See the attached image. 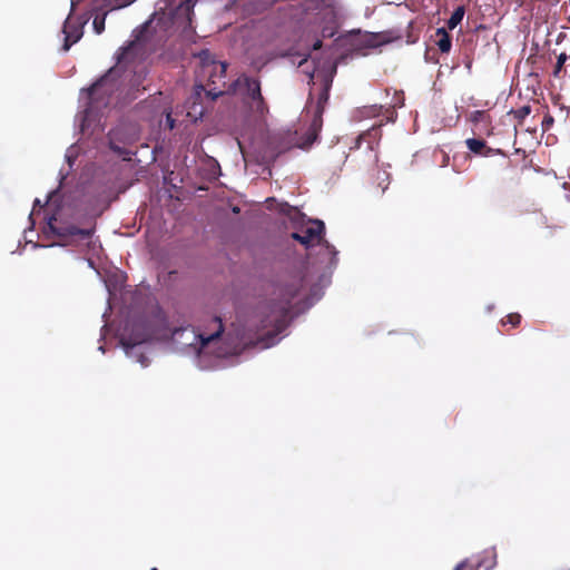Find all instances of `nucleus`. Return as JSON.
<instances>
[{"label": "nucleus", "instance_id": "obj_18", "mask_svg": "<svg viewBox=\"0 0 570 570\" xmlns=\"http://www.w3.org/2000/svg\"><path fill=\"white\" fill-rule=\"evenodd\" d=\"M96 16L92 21L94 30L97 35H100L105 30V21L109 11L107 10H95Z\"/></svg>", "mask_w": 570, "mask_h": 570}, {"label": "nucleus", "instance_id": "obj_7", "mask_svg": "<svg viewBox=\"0 0 570 570\" xmlns=\"http://www.w3.org/2000/svg\"><path fill=\"white\" fill-rule=\"evenodd\" d=\"M235 87L243 95L246 104L255 112L263 116L268 111L267 104L262 96L261 82L257 78L243 75L235 81Z\"/></svg>", "mask_w": 570, "mask_h": 570}, {"label": "nucleus", "instance_id": "obj_15", "mask_svg": "<svg viewBox=\"0 0 570 570\" xmlns=\"http://www.w3.org/2000/svg\"><path fill=\"white\" fill-rule=\"evenodd\" d=\"M136 0H95L94 10L114 11L126 8L134 3Z\"/></svg>", "mask_w": 570, "mask_h": 570}, {"label": "nucleus", "instance_id": "obj_8", "mask_svg": "<svg viewBox=\"0 0 570 570\" xmlns=\"http://www.w3.org/2000/svg\"><path fill=\"white\" fill-rule=\"evenodd\" d=\"M200 60V67L198 76L207 78L208 85H216L217 82H224L226 75V63L217 62L209 50L205 49L198 53Z\"/></svg>", "mask_w": 570, "mask_h": 570}, {"label": "nucleus", "instance_id": "obj_6", "mask_svg": "<svg viewBox=\"0 0 570 570\" xmlns=\"http://www.w3.org/2000/svg\"><path fill=\"white\" fill-rule=\"evenodd\" d=\"M47 230L57 236L65 245L78 240L89 242L92 235V229L79 228L63 222L57 215H52L48 218Z\"/></svg>", "mask_w": 570, "mask_h": 570}, {"label": "nucleus", "instance_id": "obj_26", "mask_svg": "<svg viewBox=\"0 0 570 570\" xmlns=\"http://www.w3.org/2000/svg\"><path fill=\"white\" fill-rule=\"evenodd\" d=\"M322 46H323L322 40L317 39V40L313 43L312 49H313V50H320V49L322 48Z\"/></svg>", "mask_w": 570, "mask_h": 570}, {"label": "nucleus", "instance_id": "obj_9", "mask_svg": "<svg viewBox=\"0 0 570 570\" xmlns=\"http://www.w3.org/2000/svg\"><path fill=\"white\" fill-rule=\"evenodd\" d=\"M382 138V130L380 126H373L368 130L362 132L354 142L351 149H361L362 145H366L368 158L371 164L376 165L379 163L377 148Z\"/></svg>", "mask_w": 570, "mask_h": 570}, {"label": "nucleus", "instance_id": "obj_31", "mask_svg": "<svg viewBox=\"0 0 570 570\" xmlns=\"http://www.w3.org/2000/svg\"><path fill=\"white\" fill-rule=\"evenodd\" d=\"M463 567V564H459L454 570H461V568Z\"/></svg>", "mask_w": 570, "mask_h": 570}, {"label": "nucleus", "instance_id": "obj_10", "mask_svg": "<svg viewBox=\"0 0 570 570\" xmlns=\"http://www.w3.org/2000/svg\"><path fill=\"white\" fill-rule=\"evenodd\" d=\"M77 6H78V1L71 0L70 13L63 23L62 32L65 35V39H63V45H62V51H65V52H67L71 48L72 45L78 42L83 35L82 29H83V24L86 23V21L79 22V23L71 21V16L73 14Z\"/></svg>", "mask_w": 570, "mask_h": 570}, {"label": "nucleus", "instance_id": "obj_25", "mask_svg": "<svg viewBox=\"0 0 570 570\" xmlns=\"http://www.w3.org/2000/svg\"><path fill=\"white\" fill-rule=\"evenodd\" d=\"M322 36L325 38V37H333L334 36V31L327 29V28H324L322 30Z\"/></svg>", "mask_w": 570, "mask_h": 570}, {"label": "nucleus", "instance_id": "obj_30", "mask_svg": "<svg viewBox=\"0 0 570 570\" xmlns=\"http://www.w3.org/2000/svg\"><path fill=\"white\" fill-rule=\"evenodd\" d=\"M168 124H170V128L174 127V124H173V120L170 119V117L168 116Z\"/></svg>", "mask_w": 570, "mask_h": 570}, {"label": "nucleus", "instance_id": "obj_14", "mask_svg": "<svg viewBox=\"0 0 570 570\" xmlns=\"http://www.w3.org/2000/svg\"><path fill=\"white\" fill-rule=\"evenodd\" d=\"M433 41L442 53H449L452 48V37L446 28H438L433 36Z\"/></svg>", "mask_w": 570, "mask_h": 570}, {"label": "nucleus", "instance_id": "obj_3", "mask_svg": "<svg viewBox=\"0 0 570 570\" xmlns=\"http://www.w3.org/2000/svg\"><path fill=\"white\" fill-rule=\"evenodd\" d=\"M304 285V277L302 273H295L277 285L274 295L276 298L273 299L272 315L269 316L268 323L273 324L277 330V333L283 327L293 299L299 294Z\"/></svg>", "mask_w": 570, "mask_h": 570}, {"label": "nucleus", "instance_id": "obj_5", "mask_svg": "<svg viewBox=\"0 0 570 570\" xmlns=\"http://www.w3.org/2000/svg\"><path fill=\"white\" fill-rule=\"evenodd\" d=\"M325 225L322 220H312L301 232H294L291 237L301 243L305 248L324 244L325 248L332 255L331 264L336 262L337 252L334 246L324 240Z\"/></svg>", "mask_w": 570, "mask_h": 570}, {"label": "nucleus", "instance_id": "obj_20", "mask_svg": "<svg viewBox=\"0 0 570 570\" xmlns=\"http://www.w3.org/2000/svg\"><path fill=\"white\" fill-rule=\"evenodd\" d=\"M502 323L511 324L513 327H515L521 323V315L519 313H510L505 316V320L502 321Z\"/></svg>", "mask_w": 570, "mask_h": 570}, {"label": "nucleus", "instance_id": "obj_32", "mask_svg": "<svg viewBox=\"0 0 570 570\" xmlns=\"http://www.w3.org/2000/svg\"><path fill=\"white\" fill-rule=\"evenodd\" d=\"M151 570H157L156 568L151 569Z\"/></svg>", "mask_w": 570, "mask_h": 570}, {"label": "nucleus", "instance_id": "obj_16", "mask_svg": "<svg viewBox=\"0 0 570 570\" xmlns=\"http://www.w3.org/2000/svg\"><path fill=\"white\" fill-rule=\"evenodd\" d=\"M148 340V334L145 333H137L131 334L128 337L122 335L120 338V343L126 350L127 353H129L130 350H134L137 345L146 342Z\"/></svg>", "mask_w": 570, "mask_h": 570}, {"label": "nucleus", "instance_id": "obj_23", "mask_svg": "<svg viewBox=\"0 0 570 570\" xmlns=\"http://www.w3.org/2000/svg\"><path fill=\"white\" fill-rule=\"evenodd\" d=\"M464 67L471 71L473 59L469 52H464V59H463Z\"/></svg>", "mask_w": 570, "mask_h": 570}, {"label": "nucleus", "instance_id": "obj_29", "mask_svg": "<svg viewBox=\"0 0 570 570\" xmlns=\"http://www.w3.org/2000/svg\"><path fill=\"white\" fill-rule=\"evenodd\" d=\"M168 124H170V128L174 127V124H173V120L170 119V117L168 116Z\"/></svg>", "mask_w": 570, "mask_h": 570}, {"label": "nucleus", "instance_id": "obj_13", "mask_svg": "<svg viewBox=\"0 0 570 570\" xmlns=\"http://www.w3.org/2000/svg\"><path fill=\"white\" fill-rule=\"evenodd\" d=\"M390 41V39L381 32L377 33H365L361 38L357 39V48H376L379 46L385 45Z\"/></svg>", "mask_w": 570, "mask_h": 570}, {"label": "nucleus", "instance_id": "obj_28", "mask_svg": "<svg viewBox=\"0 0 570 570\" xmlns=\"http://www.w3.org/2000/svg\"><path fill=\"white\" fill-rule=\"evenodd\" d=\"M313 95H314V89H311V91H309V98H308L309 100H312V99H313Z\"/></svg>", "mask_w": 570, "mask_h": 570}, {"label": "nucleus", "instance_id": "obj_17", "mask_svg": "<svg viewBox=\"0 0 570 570\" xmlns=\"http://www.w3.org/2000/svg\"><path fill=\"white\" fill-rule=\"evenodd\" d=\"M465 14V7L459 6L454 9L451 17L446 21V28L449 30H454L463 20Z\"/></svg>", "mask_w": 570, "mask_h": 570}, {"label": "nucleus", "instance_id": "obj_27", "mask_svg": "<svg viewBox=\"0 0 570 570\" xmlns=\"http://www.w3.org/2000/svg\"><path fill=\"white\" fill-rule=\"evenodd\" d=\"M33 206H35V207H36V206H40V207H41V203H40V200H39V199H36V200H35Z\"/></svg>", "mask_w": 570, "mask_h": 570}, {"label": "nucleus", "instance_id": "obj_22", "mask_svg": "<svg viewBox=\"0 0 570 570\" xmlns=\"http://www.w3.org/2000/svg\"><path fill=\"white\" fill-rule=\"evenodd\" d=\"M553 124H554V118L550 114H546L542 119V122H541L542 131L550 130L551 127L553 126Z\"/></svg>", "mask_w": 570, "mask_h": 570}, {"label": "nucleus", "instance_id": "obj_1", "mask_svg": "<svg viewBox=\"0 0 570 570\" xmlns=\"http://www.w3.org/2000/svg\"><path fill=\"white\" fill-rule=\"evenodd\" d=\"M223 332L224 325L220 317L213 316L204 328L188 325L174 330L171 338L181 351L200 354L210 343L218 340Z\"/></svg>", "mask_w": 570, "mask_h": 570}, {"label": "nucleus", "instance_id": "obj_11", "mask_svg": "<svg viewBox=\"0 0 570 570\" xmlns=\"http://www.w3.org/2000/svg\"><path fill=\"white\" fill-rule=\"evenodd\" d=\"M196 0H184L181 1L173 12V21L174 23H180L186 27L191 26L193 16H194V7Z\"/></svg>", "mask_w": 570, "mask_h": 570}, {"label": "nucleus", "instance_id": "obj_21", "mask_svg": "<svg viewBox=\"0 0 570 570\" xmlns=\"http://www.w3.org/2000/svg\"><path fill=\"white\" fill-rule=\"evenodd\" d=\"M567 59H568V56L564 52H562L558 56L557 63H556L554 71H553L554 76H558L560 73Z\"/></svg>", "mask_w": 570, "mask_h": 570}, {"label": "nucleus", "instance_id": "obj_4", "mask_svg": "<svg viewBox=\"0 0 570 570\" xmlns=\"http://www.w3.org/2000/svg\"><path fill=\"white\" fill-rule=\"evenodd\" d=\"M311 81L313 86L320 85V92L316 97V104L313 111V119L309 126V135L313 139H316L318 131L323 126V114L328 102L330 90L333 83V76L325 71L311 75Z\"/></svg>", "mask_w": 570, "mask_h": 570}, {"label": "nucleus", "instance_id": "obj_2", "mask_svg": "<svg viewBox=\"0 0 570 570\" xmlns=\"http://www.w3.org/2000/svg\"><path fill=\"white\" fill-rule=\"evenodd\" d=\"M132 43L128 47L120 48L117 55V66L110 68L102 77H100L95 83L87 89L88 107L90 111L99 110L101 107H107L110 102V98L120 88V68L127 55L131 50Z\"/></svg>", "mask_w": 570, "mask_h": 570}, {"label": "nucleus", "instance_id": "obj_24", "mask_svg": "<svg viewBox=\"0 0 570 570\" xmlns=\"http://www.w3.org/2000/svg\"><path fill=\"white\" fill-rule=\"evenodd\" d=\"M206 94L208 96L212 97V99H216L217 97H219L220 95H223V90H217L216 91V87L213 88V89H209V90H206Z\"/></svg>", "mask_w": 570, "mask_h": 570}, {"label": "nucleus", "instance_id": "obj_12", "mask_svg": "<svg viewBox=\"0 0 570 570\" xmlns=\"http://www.w3.org/2000/svg\"><path fill=\"white\" fill-rule=\"evenodd\" d=\"M465 145L468 149L479 156L484 157H491L495 155L505 156V153L501 149H495L487 146L485 140L483 139H476V138H469L465 140Z\"/></svg>", "mask_w": 570, "mask_h": 570}, {"label": "nucleus", "instance_id": "obj_19", "mask_svg": "<svg viewBox=\"0 0 570 570\" xmlns=\"http://www.w3.org/2000/svg\"><path fill=\"white\" fill-rule=\"evenodd\" d=\"M531 107L529 105L522 106L515 110H511L513 117L518 120L519 125L523 122V120L530 115Z\"/></svg>", "mask_w": 570, "mask_h": 570}]
</instances>
